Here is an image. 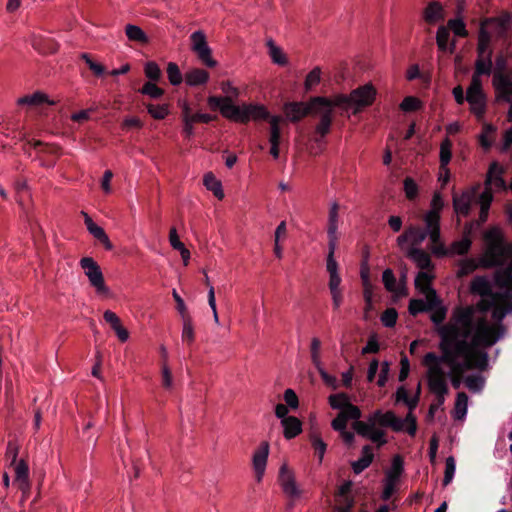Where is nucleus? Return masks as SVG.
<instances>
[{
    "label": "nucleus",
    "mask_w": 512,
    "mask_h": 512,
    "mask_svg": "<svg viewBox=\"0 0 512 512\" xmlns=\"http://www.w3.org/2000/svg\"><path fill=\"white\" fill-rule=\"evenodd\" d=\"M500 334L484 323L473 321L469 310L456 312L451 322L439 329V349L441 355L434 352L425 354L422 364L427 368L429 391L436 401L429 407L433 415L440 409L448 394L444 365H450L452 372L460 374L474 368L484 370L488 366L487 349L499 341Z\"/></svg>",
    "instance_id": "1"
},
{
    "label": "nucleus",
    "mask_w": 512,
    "mask_h": 512,
    "mask_svg": "<svg viewBox=\"0 0 512 512\" xmlns=\"http://www.w3.org/2000/svg\"><path fill=\"white\" fill-rule=\"evenodd\" d=\"M384 427H390L395 432H406L410 436H415L417 431L416 417L409 411L405 418H399L393 411L383 412L378 409L371 413L365 421L353 423V429L363 438H366L378 447L387 443Z\"/></svg>",
    "instance_id": "2"
},
{
    "label": "nucleus",
    "mask_w": 512,
    "mask_h": 512,
    "mask_svg": "<svg viewBox=\"0 0 512 512\" xmlns=\"http://www.w3.org/2000/svg\"><path fill=\"white\" fill-rule=\"evenodd\" d=\"M470 292L478 295L481 299L478 301L475 311L479 315L486 317L485 313L492 310L494 325H503L504 318L512 313L511 296L507 293H496L492 291V285L487 276H476L470 283Z\"/></svg>",
    "instance_id": "3"
},
{
    "label": "nucleus",
    "mask_w": 512,
    "mask_h": 512,
    "mask_svg": "<svg viewBox=\"0 0 512 512\" xmlns=\"http://www.w3.org/2000/svg\"><path fill=\"white\" fill-rule=\"evenodd\" d=\"M339 227V204L336 201L330 203L328 212L327 237L328 254L326 258V270L329 275L328 288L332 298L334 310H338L343 302V291L341 288V276L338 263L335 259V252L338 245Z\"/></svg>",
    "instance_id": "4"
},
{
    "label": "nucleus",
    "mask_w": 512,
    "mask_h": 512,
    "mask_svg": "<svg viewBox=\"0 0 512 512\" xmlns=\"http://www.w3.org/2000/svg\"><path fill=\"white\" fill-rule=\"evenodd\" d=\"M375 87L367 83L351 91L350 94H337L332 97L334 106L352 114L361 112L364 108L373 104L376 98Z\"/></svg>",
    "instance_id": "5"
},
{
    "label": "nucleus",
    "mask_w": 512,
    "mask_h": 512,
    "mask_svg": "<svg viewBox=\"0 0 512 512\" xmlns=\"http://www.w3.org/2000/svg\"><path fill=\"white\" fill-rule=\"evenodd\" d=\"M431 235V230L426 225L425 229L419 226H410L403 234L397 237V244L401 248L406 243H410L412 247H417L428 237L431 243L430 249L432 253L437 257L446 256L448 251L441 240L440 227L437 229V238L433 239Z\"/></svg>",
    "instance_id": "6"
},
{
    "label": "nucleus",
    "mask_w": 512,
    "mask_h": 512,
    "mask_svg": "<svg viewBox=\"0 0 512 512\" xmlns=\"http://www.w3.org/2000/svg\"><path fill=\"white\" fill-rule=\"evenodd\" d=\"M465 309L469 310L470 317L473 319V321H478V322L484 323V325L491 327V329H493V331H496V333L500 334L499 341L504 337L505 332H506L505 326L492 324L491 321H489L487 317L477 314L473 305L458 306V307L454 308L448 322H446V323H443L446 318V309L443 307L436 309L431 314L430 319L437 326V328H436L437 334L439 335V329H441L443 326H445L451 322V319L454 317L456 312H458L460 310H465Z\"/></svg>",
    "instance_id": "7"
},
{
    "label": "nucleus",
    "mask_w": 512,
    "mask_h": 512,
    "mask_svg": "<svg viewBox=\"0 0 512 512\" xmlns=\"http://www.w3.org/2000/svg\"><path fill=\"white\" fill-rule=\"evenodd\" d=\"M330 98L312 97L308 102H288L284 105V113L291 122H298L308 114L320 112V105H328Z\"/></svg>",
    "instance_id": "8"
},
{
    "label": "nucleus",
    "mask_w": 512,
    "mask_h": 512,
    "mask_svg": "<svg viewBox=\"0 0 512 512\" xmlns=\"http://www.w3.org/2000/svg\"><path fill=\"white\" fill-rule=\"evenodd\" d=\"M466 101L469 104L470 112L478 121H482L487 111V96L483 84L470 83L466 89Z\"/></svg>",
    "instance_id": "9"
},
{
    "label": "nucleus",
    "mask_w": 512,
    "mask_h": 512,
    "mask_svg": "<svg viewBox=\"0 0 512 512\" xmlns=\"http://www.w3.org/2000/svg\"><path fill=\"white\" fill-rule=\"evenodd\" d=\"M487 23H496L501 33H505L508 29L509 16L487 18L481 23L478 33L477 54L483 57H486L488 52L492 51L490 48L491 35L484 27Z\"/></svg>",
    "instance_id": "10"
},
{
    "label": "nucleus",
    "mask_w": 512,
    "mask_h": 512,
    "mask_svg": "<svg viewBox=\"0 0 512 512\" xmlns=\"http://www.w3.org/2000/svg\"><path fill=\"white\" fill-rule=\"evenodd\" d=\"M80 266L87 276L90 285L95 288L98 294L107 295L109 288L105 285L103 273L97 262L91 257H84L80 260Z\"/></svg>",
    "instance_id": "11"
},
{
    "label": "nucleus",
    "mask_w": 512,
    "mask_h": 512,
    "mask_svg": "<svg viewBox=\"0 0 512 512\" xmlns=\"http://www.w3.org/2000/svg\"><path fill=\"white\" fill-rule=\"evenodd\" d=\"M505 168L496 161L490 163L484 181V190L493 196V193L506 191L508 186L503 178Z\"/></svg>",
    "instance_id": "12"
},
{
    "label": "nucleus",
    "mask_w": 512,
    "mask_h": 512,
    "mask_svg": "<svg viewBox=\"0 0 512 512\" xmlns=\"http://www.w3.org/2000/svg\"><path fill=\"white\" fill-rule=\"evenodd\" d=\"M190 40L191 50L197 55L198 59L209 68L215 67L217 61L212 57V50L207 43L204 32L201 30L193 32Z\"/></svg>",
    "instance_id": "13"
},
{
    "label": "nucleus",
    "mask_w": 512,
    "mask_h": 512,
    "mask_svg": "<svg viewBox=\"0 0 512 512\" xmlns=\"http://www.w3.org/2000/svg\"><path fill=\"white\" fill-rule=\"evenodd\" d=\"M333 99L330 98L328 105H320V112L313 113L312 115H320L319 123L315 126L313 141L322 143L324 138L330 133L333 121Z\"/></svg>",
    "instance_id": "14"
},
{
    "label": "nucleus",
    "mask_w": 512,
    "mask_h": 512,
    "mask_svg": "<svg viewBox=\"0 0 512 512\" xmlns=\"http://www.w3.org/2000/svg\"><path fill=\"white\" fill-rule=\"evenodd\" d=\"M207 103L212 110L219 109L224 118L240 122V105H235L230 97L209 96Z\"/></svg>",
    "instance_id": "15"
},
{
    "label": "nucleus",
    "mask_w": 512,
    "mask_h": 512,
    "mask_svg": "<svg viewBox=\"0 0 512 512\" xmlns=\"http://www.w3.org/2000/svg\"><path fill=\"white\" fill-rule=\"evenodd\" d=\"M328 402L332 409L349 413L348 416H350L354 422L360 421L359 419L362 416L361 410L351 403V399L348 394L343 392L332 394L329 396Z\"/></svg>",
    "instance_id": "16"
},
{
    "label": "nucleus",
    "mask_w": 512,
    "mask_h": 512,
    "mask_svg": "<svg viewBox=\"0 0 512 512\" xmlns=\"http://www.w3.org/2000/svg\"><path fill=\"white\" fill-rule=\"evenodd\" d=\"M278 481L287 497L297 499L301 496V489L296 483L295 474L286 463L280 466Z\"/></svg>",
    "instance_id": "17"
},
{
    "label": "nucleus",
    "mask_w": 512,
    "mask_h": 512,
    "mask_svg": "<svg viewBox=\"0 0 512 512\" xmlns=\"http://www.w3.org/2000/svg\"><path fill=\"white\" fill-rule=\"evenodd\" d=\"M444 206L439 193H435L430 203V209L424 215V223L431 230L433 239L437 238V229L440 227V212Z\"/></svg>",
    "instance_id": "18"
},
{
    "label": "nucleus",
    "mask_w": 512,
    "mask_h": 512,
    "mask_svg": "<svg viewBox=\"0 0 512 512\" xmlns=\"http://www.w3.org/2000/svg\"><path fill=\"white\" fill-rule=\"evenodd\" d=\"M492 87L495 91L496 101L512 102V74L501 75L497 73L492 75Z\"/></svg>",
    "instance_id": "19"
},
{
    "label": "nucleus",
    "mask_w": 512,
    "mask_h": 512,
    "mask_svg": "<svg viewBox=\"0 0 512 512\" xmlns=\"http://www.w3.org/2000/svg\"><path fill=\"white\" fill-rule=\"evenodd\" d=\"M240 122L247 123L249 121H260L270 117L268 110L262 104H242L240 105Z\"/></svg>",
    "instance_id": "20"
},
{
    "label": "nucleus",
    "mask_w": 512,
    "mask_h": 512,
    "mask_svg": "<svg viewBox=\"0 0 512 512\" xmlns=\"http://www.w3.org/2000/svg\"><path fill=\"white\" fill-rule=\"evenodd\" d=\"M434 275L428 271H420L414 280L415 288L429 301H437L436 291L432 288L431 282Z\"/></svg>",
    "instance_id": "21"
},
{
    "label": "nucleus",
    "mask_w": 512,
    "mask_h": 512,
    "mask_svg": "<svg viewBox=\"0 0 512 512\" xmlns=\"http://www.w3.org/2000/svg\"><path fill=\"white\" fill-rule=\"evenodd\" d=\"M269 455V444L268 442H262L258 449L254 452L252 457L253 469L256 474V479L260 482L264 476L267 459Z\"/></svg>",
    "instance_id": "22"
},
{
    "label": "nucleus",
    "mask_w": 512,
    "mask_h": 512,
    "mask_svg": "<svg viewBox=\"0 0 512 512\" xmlns=\"http://www.w3.org/2000/svg\"><path fill=\"white\" fill-rule=\"evenodd\" d=\"M492 51H489L486 57L478 56L475 61L474 72L471 77L470 83L483 84L481 77L483 75L489 76L492 73Z\"/></svg>",
    "instance_id": "23"
},
{
    "label": "nucleus",
    "mask_w": 512,
    "mask_h": 512,
    "mask_svg": "<svg viewBox=\"0 0 512 512\" xmlns=\"http://www.w3.org/2000/svg\"><path fill=\"white\" fill-rule=\"evenodd\" d=\"M13 466L15 473L14 484L17 485L19 490L26 494L30 489L28 465L21 459Z\"/></svg>",
    "instance_id": "24"
},
{
    "label": "nucleus",
    "mask_w": 512,
    "mask_h": 512,
    "mask_svg": "<svg viewBox=\"0 0 512 512\" xmlns=\"http://www.w3.org/2000/svg\"><path fill=\"white\" fill-rule=\"evenodd\" d=\"M405 278L406 275L403 274L402 281L400 283H397L393 271L389 268L384 270L382 274V281L386 290L395 293L398 296H403L406 294Z\"/></svg>",
    "instance_id": "25"
},
{
    "label": "nucleus",
    "mask_w": 512,
    "mask_h": 512,
    "mask_svg": "<svg viewBox=\"0 0 512 512\" xmlns=\"http://www.w3.org/2000/svg\"><path fill=\"white\" fill-rule=\"evenodd\" d=\"M474 195V191H465L460 195L453 196V207L458 215L467 216L469 214Z\"/></svg>",
    "instance_id": "26"
},
{
    "label": "nucleus",
    "mask_w": 512,
    "mask_h": 512,
    "mask_svg": "<svg viewBox=\"0 0 512 512\" xmlns=\"http://www.w3.org/2000/svg\"><path fill=\"white\" fill-rule=\"evenodd\" d=\"M17 105L19 106H41L43 104L47 105H55V101L50 100L48 95L41 91H36L33 94L25 95L23 97H20L16 101Z\"/></svg>",
    "instance_id": "27"
},
{
    "label": "nucleus",
    "mask_w": 512,
    "mask_h": 512,
    "mask_svg": "<svg viewBox=\"0 0 512 512\" xmlns=\"http://www.w3.org/2000/svg\"><path fill=\"white\" fill-rule=\"evenodd\" d=\"M407 256L421 269V271H428L432 266L430 256L418 247H411L407 251Z\"/></svg>",
    "instance_id": "28"
},
{
    "label": "nucleus",
    "mask_w": 512,
    "mask_h": 512,
    "mask_svg": "<svg viewBox=\"0 0 512 512\" xmlns=\"http://www.w3.org/2000/svg\"><path fill=\"white\" fill-rule=\"evenodd\" d=\"M373 458L374 454L371 446L365 445L362 448L361 457L358 460L353 461L351 463L353 472L355 474H360L361 472H363L366 468H368L371 465Z\"/></svg>",
    "instance_id": "29"
},
{
    "label": "nucleus",
    "mask_w": 512,
    "mask_h": 512,
    "mask_svg": "<svg viewBox=\"0 0 512 512\" xmlns=\"http://www.w3.org/2000/svg\"><path fill=\"white\" fill-rule=\"evenodd\" d=\"M352 481H345L338 488V496L341 498L342 506L338 508L339 512H350L353 507L354 500L348 495L352 488Z\"/></svg>",
    "instance_id": "30"
},
{
    "label": "nucleus",
    "mask_w": 512,
    "mask_h": 512,
    "mask_svg": "<svg viewBox=\"0 0 512 512\" xmlns=\"http://www.w3.org/2000/svg\"><path fill=\"white\" fill-rule=\"evenodd\" d=\"M209 80V73L200 68H194L185 74V82L188 86L196 87L204 85Z\"/></svg>",
    "instance_id": "31"
},
{
    "label": "nucleus",
    "mask_w": 512,
    "mask_h": 512,
    "mask_svg": "<svg viewBox=\"0 0 512 512\" xmlns=\"http://www.w3.org/2000/svg\"><path fill=\"white\" fill-rule=\"evenodd\" d=\"M281 425L283 427L284 437L286 439L295 438L297 435H299L302 432V423L295 416H290L289 418H285L283 421H281Z\"/></svg>",
    "instance_id": "32"
},
{
    "label": "nucleus",
    "mask_w": 512,
    "mask_h": 512,
    "mask_svg": "<svg viewBox=\"0 0 512 512\" xmlns=\"http://www.w3.org/2000/svg\"><path fill=\"white\" fill-rule=\"evenodd\" d=\"M424 20L429 24H435L444 18L443 7L439 2H430L423 12Z\"/></svg>",
    "instance_id": "33"
},
{
    "label": "nucleus",
    "mask_w": 512,
    "mask_h": 512,
    "mask_svg": "<svg viewBox=\"0 0 512 512\" xmlns=\"http://www.w3.org/2000/svg\"><path fill=\"white\" fill-rule=\"evenodd\" d=\"M32 45L42 54H53L58 50V44L52 38H45L41 35L33 38Z\"/></svg>",
    "instance_id": "34"
},
{
    "label": "nucleus",
    "mask_w": 512,
    "mask_h": 512,
    "mask_svg": "<svg viewBox=\"0 0 512 512\" xmlns=\"http://www.w3.org/2000/svg\"><path fill=\"white\" fill-rule=\"evenodd\" d=\"M403 472V460L399 455L393 457L390 468L386 471L385 481L397 484Z\"/></svg>",
    "instance_id": "35"
},
{
    "label": "nucleus",
    "mask_w": 512,
    "mask_h": 512,
    "mask_svg": "<svg viewBox=\"0 0 512 512\" xmlns=\"http://www.w3.org/2000/svg\"><path fill=\"white\" fill-rule=\"evenodd\" d=\"M452 157V141L449 138H445L440 144V170L445 171L448 174V164Z\"/></svg>",
    "instance_id": "36"
},
{
    "label": "nucleus",
    "mask_w": 512,
    "mask_h": 512,
    "mask_svg": "<svg viewBox=\"0 0 512 512\" xmlns=\"http://www.w3.org/2000/svg\"><path fill=\"white\" fill-rule=\"evenodd\" d=\"M125 34L127 38L132 42L146 44L149 41V38L143 29L134 24H127L125 26Z\"/></svg>",
    "instance_id": "37"
},
{
    "label": "nucleus",
    "mask_w": 512,
    "mask_h": 512,
    "mask_svg": "<svg viewBox=\"0 0 512 512\" xmlns=\"http://www.w3.org/2000/svg\"><path fill=\"white\" fill-rule=\"evenodd\" d=\"M395 402H402L408 407L409 411H413L418 405L419 396L417 394L414 397H409L407 389L404 386H400L395 393Z\"/></svg>",
    "instance_id": "38"
},
{
    "label": "nucleus",
    "mask_w": 512,
    "mask_h": 512,
    "mask_svg": "<svg viewBox=\"0 0 512 512\" xmlns=\"http://www.w3.org/2000/svg\"><path fill=\"white\" fill-rule=\"evenodd\" d=\"M478 267H483L481 264V258L479 260L475 258H464L458 263L457 276L463 277L474 272Z\"/></svg>",
    "instance_id": "39"
},
{
    "label": "nucleus",
    "mask_w": 512,
    "mask_h": 512,
    "mask_svg": "<svg viewBox=\"0 0 512 512\" xmlns=\"http://www.w3.org/2000/svg\"><path fill=\"white\" fill-rule=\"evenodd\" d=\"M203 181L205 187L211 191L217 199L222 200L224 198L222 184L212 173L205 174Z\"/></svg>",
    "instance_id": "40"
},
{
    "label": "nucleus",
    "mask_w": 512,
    "mask_h": 512,
    "mask_svg": "<svg viewBox=\"0 0 512 512\" xmlns=\"http://www.w3.org/2000/svg\"><path fill=\"white\" fill-rule=\"evenodd\" d=\"M468 396L464 392H459L456 396L453 418L455 420H462L467 414Z\"/></svg>",
    "instance_id": "41"
},
{
    "label": "nucleus",
    "mask_w": 512,
    "mask_h": 512,
    "mask_svg": "<svg viewBox=\"0 0 512 512\" xmlns=\"http://www.w3.org/2000/svg\"><path fill=\"white\" fill-rule=\"evenodd\" d=\"M477 201L480 205L479 221L484 223L488 219V213L493 201V196L489 195L488 192H481Z\"/></svg>",
    "instance_id": "42"
},
{
    "label": "nucleus",
    "mask_w": 512,
    "mask_h": 512,
    "mask_svg": "<svg viewBox=\"0 0 512 512\" xmlns=\"http://www.w3.org/2000/svg\"><path fill=\"white\" fill-rule=\"evenodd\" d=\"M436 301H429L426 299H411L409 301L408 311L411 315L416 316L419 313L429 311Z\"/></svg>",
    "instance_id": "43"
},
{
    "label": "nucleus",
    "mask_w": 512,
    "mask_h": 512,
    "mask_svg": "<svg viewBox=\"0 0 512 512\" xmlns=\"http://www.w3.org/2000/svg\"><path fill=\"white\" fill-rule=\"evenodd\" d=\"M267 46L269 48V56L271 57L273 63L281 66L287 64L286 55L284 54L283 50L273 42L272 39L267 41Z\"/></svg>",
    "instance_id": "44"
},
{
    "label": "nucleus",
    "mask_w": 512,
    "mask_h": 512,
    "mask_svg": "<svg viewBox=\"0 0 512 512\" xmlns=\"http://www.w3.org/2000/svg\"><path fill=\"white\" fill-rule=\"evenodd\" d=\"M268 119L270 123L269 142L270 144H280L281 130L279 123L282 121V118L280 116H271Z\"/></svg>",
    "instance_id": "45"
},
{
    "label": "nucleus",
    "mask_w": 512,
    "mask_h": 512,
    "mask_svg": "<svg viewBox=\"0 0 512 512\" xmlns=\"http://www.w3.org/2000/svg\"><path fill=\"white\" fill-rule=\"evenodd\" d=\"M496 132V127L490 123H484L482 126V132L479 135L480 145L484 149H489L492 146V140L490 136Z\"/></svg>",
    "instance_id": "46"
},
{
    "label": "nucleus",
    "mask_w": 512,
    "mask_h": 512,
    "mask_svg": "<svg viewBox=\"0 0 512 512\" xmlns=\"http://www.w3.org/2000/svg\"><path fill=\"white\" fill-rule=\"evenodd\" d=\"M89 233L95 239H97L101 244H103V246L105 247L106 250L113 249V244L111 243L108 235L106 234V232L104 231V229L102 227H100L96 224L94 227H92L89 230Z\"/></svg>",
    "instance_id": "47"
},
{
    "label": "nucleus",
    "mask_w": 512,
    "mask_h": 512,
    "mask_svg": "<svg viewBox=\"0 0 512 512\" xmlns=\"http://www.w3.org/2000/svg\"><path fill=\"white\" fill-rule=\"evenodd\" d=\"M181 338L183 342L191 345L195 340L194 327L192 323V317L182 319V334Z\"/></svg>",
    "instance_id": "48"
},
{
    "label": "nucleus",
    "mask_w": 512,
    "mask_h": 512,
    "mask_svg": "<svg viewBox=\"0 0 512 512\" xmlns=\"http://www.w3.org/2000/svg\"><path fill=\"white\" fill-rule=\"evenodd\" d=\"M321 69L314 67L306 76L304 81V88L306 91H311L315 86L321 82Z\"/></svg>",
    "instance_id": "49"
},
{
    "label": "nucleus",
    "mask_w": 512,
    "mask_h": 512,
    "mask_svg": "<svg viewBox=\"0 0 512 512\" xmlns=\"http://www.w3.org/2000/svg\"><path fill=\"white\" fill-rule=\"evenodd\" d=\"M471 247V241L468 238H463L459 241H455L451 244V247L447 249L448 254H456V255H464L466 254Z\"/></svg>",
    "instance_id": "50"
},
{
    "label": "nucleus",
    "mask_w": 512,
    "mask_h": 512,
    "mask_svg": "<svg viewBox=\"0 0 512 512\" xmlns=\"http://www.w3.org/2000/svg\"><path fill=\"white\" fill-rule=\"evenodd\" d=\"M205 284L208 287V295H207L208 296V304L212 310L214 322L216 324H219V317H218V312H217V307H216V299H215V290H214V287L211 284L210 279L207 276V274H205Z\"/></svg>",
    "instance_id": "51"
},
{
    "label": "nucleus",
    "mask_w": 512,
    "mask_h": 512,
    "mask_svg": "<svg viewBox=\"0 0 512 512\" xmlns=\"http://www.w3.org/2000/svg\"><path fill=\"white\" fill-rule=\"evenodd\" d=\"M447 28L452 30L458 37H466L468 35L466 25L461 17L450 19L447 23Z\"/></svg>",
    "instance_id": "52"
},
{
    "label": "nucleus",
    "mask_w": 512,
    "mask_h": 512,
    "mask_svg": "<svg viewBox=\"0 0 512 512\" xmlns=\"http://www.w3.org/2000/svg\"><path fill=\"white\" fill-rule=\"evenodd\" d=\"M167 76L171 85L177 86L181 84L183 77L178 65L174 62H169L167 65Z\"/></svg>",
    "instance_id": "53"
},
{
    "label": "nucleus",
    "mask_w": 512,
    "mask_h": 512,
    "mask_svg": "<svg viewBox=\"0 0 512 512\" xmlns=\"http://www.w3.org/2000/svg\"><path fill=\"white\" fill-rule=\"evenodd\" d=\"M161 384L167 391L172 390L174 387L172 371L166 362L161 365Z\"/></svg>",
    "instance_id": "54"
},
{
    "label": "nucleus",
    "mask_w": 512,
    "mask_h": 512,
    "mask_svg": "<svg viewBox=\"0 0 512 512\" xmlns=\"http://www.w3.org/2000/svg\"><path fill=\"white\" fill-rule=\"evenodd\" d=\"M148 113L157 120H162L167 117L169 114V108L168 105L162 104V105H154V104H147L146 105Z\"/></svg>",
    "instance_id": "55"
},
{
    "label": "nucleus",
    "mask_w": 512,
    "mask_h": 512,
    "mask_svg": "<svg viewBox=\"0 0 512 512\" xmlns=\"http://www.w3.org/2000/svg\"><path fill=\"white\" fill-rule=\"evenodd\" d=\"M456 471V462L453 456H449L445 460V472L443 478V485L447 486L454 478Z\"/></svg>",
    "instance_id": "56"
},
{
    "label": "nucleus",
    "mask_w": 512,
    "mask_h": 512,
    "mask_svg": "<svg viewBox=\"0 0 512 512\" xmlns=\"http://www.w3.org/2000/svg\"><path fill=\"white\" fill-rule=\"evenodd\" d=\"M484 382V378L480 375H471L464 380L466 387L474 393L480 392L483 389Z\"/></svg>",
    "instance_id": "57"
},
{
    "label": "nucleus",
    "mask_w": 512,
    "mask_h": 512,
    "mask_svg": "<svg viewBox=\"0 0 512 512\" xmlns=\"http://www.w3.org/2000/svg\"><path fill=\"white\" fill-rule=\"evenodd\" d=\"M141 94L147 95L152 99H159L163 96V89L159 88L155 83L146 82L139 90Z\"/></svg>",
    "instance_id": "58"
},
{
    "label": "nucleus",
    "mask_w": 512,
    "mask_h": 512,
    "mask_svg": "<svg viewBox=\"0 0 512 512\" xmlns=\"http://www.w3.org/2000/svg\"><path fill=\"white\" fill-rule=\"evenodd\" d=\"M310 440H311L312 447L314 448V450L318 456L319 463H322L323 457H324V454H325L326 448H327L326 443L322 440V438L318 434L311 435Z\"/></svg>",
    "instance_id": "59"
},
{
    "label": "nucleus",
    "mask_w": 512,
    "mask_h": 512,
    "mask_svg": "<svg viewBox=\"0 0 512 512\" xmlns=\"http://www.w3.org/2000/svg\"><path fill=\"white\" fill-rule=\"evenodd\" d=\"M422 106V102L414 96H407L400 103V109L403 112H413L420 109Z\"/></svg>",
    "instance_id": "60"
},
{
    "label": "nucleus",
    "mask_w": 512,
    "mask_h": 512,
    "mask_svg": "<svg viewBox=\"0 0 512 512\" xmlns=\"http://www.w3.org/2000/svg\"><path fill=\"white\" fill-rule=\"evenodd\" d=\"M349 413L339 412L338 415L332 420L331 426L337 432H342L347 429V422L352 420Z\"/></svg>",
    "instance_id": "61"
},
{
    "label": "nucleus",
    "mask_w": 512,
    "mask_h": 512,
    "mask_svg": "<svg viewBox=\"0 0 512 512\" xmlns=\"http://www.w3.org/2000/svg\"><path fill=\"white\" fill-rule=\"evenodd\" d=\"M450 33L447 27L440 26L436 33V43L441 51H446L448 47Z\"/></svg>",
    "instance_id": "62"
},
{
    "label": "nucleus",
    "mask_w": 512,
    "mask_h": 512,
    "mask_svg": "<svg viewBox=\"0 0 512 512\" xmlns=\"http://www.w3.org/2000/svg\"><path fill=\"white\" fill-rule=\"evenodd\" d=\"M81 59L85 61V63L88 65L89 69L94 73L95 76L100 77L105 74V67L102 64L93 61L89 54L82 53Z\"/></svg>",
    "instance_id": "63"
},
{
    "label": "nucleus",
    "mask_w": 512,
    "mask_h": 512,
    "mask_svg": "<svg viewBox=\"0 0 512 512\" xmlns=\"http://www.w3.org/2000/svg\"><path fill=\"white\" fill-rule=\"evenodd\" d=\"M398 313L394 308H387L381 315L380 319L385 327L392 328L396 325Z\"/></svg>",
    "instance_id": "64"
}]
</instances>
